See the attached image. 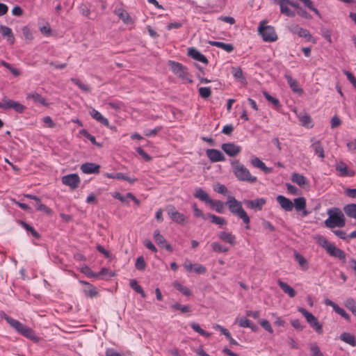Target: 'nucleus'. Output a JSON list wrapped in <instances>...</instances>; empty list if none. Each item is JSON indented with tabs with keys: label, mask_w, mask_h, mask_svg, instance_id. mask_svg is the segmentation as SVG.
<instances>
[{
	"label": "nucleus",
	"mask_w": 356,
	"mask_h": 356,
	"mask_svg": "<svg viewBox=\"0 0 356 356\" xmlns=\"http://www.w3.org/2000/svg\"><path fill=\"white\" fill-rule=\"evenodd\" d=\"M233 172L239 181L255 183L257 178L252 176L249 170L238 161L233 163Z\"/></svg>",
	"instance_id": "4"
},
{
	"label": "nucleus",
	"mask_w": 356,
	"mask_h": 356,
	"mask_svg": "<svg viewBox=\"0 0 356 356\" xmlns=\"http://www.w3.org/2000/svg\"><path fill=\"white\" fill-rule=\"evenodd\" d=\"M0 108L5 110L13 109L18 113H22L25 111L26 107L17 102L4 98L2 102H0Z\"/></svg>",
	"instance_id": "7"
},
{
	"label": "nucleus",
	"mask_w": 356,
	"mask_h": 356,
	"mask_svg": "<svg viewBox=\"0 0 356 356\" xmlns=\"http://www.w3.org/2000/svg\"><path fill=\"white\" fill-rule=\"evenodd\" d=\"M226 204L228 206L230 212L241 218L246 225L245 228L249 229L250 217L243 209L241 202L237 200L233 196H229L226 202Z\"/></svg>",
	"instance_id": "3"
},
{
	"label": "nucleus",
	"mask_w": 356,
	"mask_h": 356,
	"mask_svg": "<svg viewBox=\"0 0 356 356\" xmlns=\"http://www.w3.org/2000/svg\"><path fill=\"white\" fill-rule=\"evenodd\" d=\"M173 286L175 289H177L179 291H180L184 296H189L191 295V290L186 286H184L181 284H180L179 282L175 281L173 283Z\"/></svg>",
	"instance_id": "34"
},
{
	"label": "nucleus",
	"mask_w": 356,
	"mask_h": 356,
	"mask_svg": "<svg viewBox=\"0 0 356 356\" xmlns=\"http://www.w3.org/2000/svg\"><path fill=\"white\" fill-rule=\"evenodd\" d=\"M215 327L217 330H220L221 332V333L226 337V338L229 340L230 344L238 345L237 341L232 337L230 332L227 329L224 328L223 327H222L220 325H216L215 326Z\"/></svg>",
	"instance_id": "30"
},
{
	"label": "nucleus",
	"mask_w": 356,
	"mask_h": 356,
	"mask_svg": "<svg viewBox=\"0 0 356 356\" xmlns=\"http://www.w3.org/2000/svg\"><path fill=\"white\" fill-rule=\"evenodd\" d=\"M172 309L176 310H179L182 313H188L191 312L190 307L187 305H182L178 302H175V304L171 305Z\"/></svg>",
	"instance_id": "48"
},
{
	"label": "nucleus",
	"mask_w": 356,
	"mask_h": 356,
	"mask_svg": "<svg viewBox=\"0 0 356 356\" xmlns=\"http://www.w3.org/2000/svg\"><path fill=\"white\" fill-rule=\"evenodd\" d=\"M168 214L170 218L177 223L181 224L185 221L184 215L176 211L174 207H171L170 209H168Z\"/></svg>",
	"instance_id": "18"
},
{
	"label": "nucleus",
	"mask_w": 356,
	"mask_h": 356,
	"mask_svg": "<svg viewBox=\"0 0 356 356\" xmlns=\"http://www.w3.org/2000/svg\"><path fill=\"white\" fill-rule=\"evenodd\" d=\"M79 11L80 13L84 15V16H86L88 17L90 13V8L88 7V6L86 4H84V3H82L79 7Z\"/></svg>",
	"instance_id": "63"
},
{
	"label": "nucleus",
	"mask_w": 356,
	"mask_h": 356,
	"mask_svg": "<svg viewBox=\"0 0 356 356\" xmlns=\"http://www.w3.org/2000/svg\"><path fill=\"white\" fill-rule=\"evenodd\" d=\"M19 333H20L21 334H22L23 336L26 337L28 339L32 340L37 339V337H35L33 330L31 328L26 326L25 325L23 326L22 329L20 330Z\"/></svg>",
	"instance_id": "29"
},
{
	"label": "nucleus",
	"mask_w": 356,
	"mask_h": 356,
	"mask_svg": "<svg viewBox=\"0 0 356 356\" xmlns=\"http://www.w3.org/2000/svg\"><path fill=\"white\" fill-rule=\"evenodd\" d=\"M191 327L195 330V332H198L200 334L206 337H209L211 336V334L204 331L203 329L200 327L199 324L196 323H192L191 324Z\"/></svg>",
	"instance_id": "44"
},
{
	"label": "nucleus",
	"mask_w": 356,
	"mask_h": 356,
	"mask_svg": "<svg viewBox=\"0 0 356 356\" xmlns=\"http://www.w3.org/2000/svg\"><path fill=\"white\" fill-rule=\"evenodd\" d=\"M277 202L280 205L281 208L283 209L286 211H291L293 209V203L291 200L286 198L283 195H278L276 197Z\"/></svg>",
	"instance_id": "14"
},
{
	"label": "nucleus",
	"mask_w": 356,
	"mask_h": 356,
	"mask_svg": "<svg viewBox=\"0 0 356 356\" xmlns=\"http://www.w3.org/2000/svg\"><path fill=\"white\" fill-rule=\"evenodd\" d=\"M198 90L200 96L204 99L208 98L211 94V90L209 87H201Z\"/></svg>",
	"instance_id": "50"
},
{
	"label": "nucleus",
	"mask_w": 356,
	"mask_h": 356,
	"mask_svg": "<svg viewBox=\"0 0 356 356\" xmlns=\"http://www.w3.org/2000/svg\"><path fill=\"white\" fill-rule=\"evenodd\" d=\"M250 163L254 167L261 169L266 174L273 172V168L267 167L265 163L257 157H252L250 160Z\"/></svg>",
	"instance_id": "20"
},
{
	"label": "nucleus",
	"mask_w": 356,
	"mask_h": 356,
	"mask_svg": "<svg viewBox=\"0 0 356 356\" xmlns=\"http://www.w3.org/2000/svg\"><path fill=\"white\" fill-rule=\"evenodd\" d=\"M206 154L209 160L213 163L225 161V156L224 154L220 150L216 149H207Z\"/></svg>",
	"instance_id": "10"
},
{
	"label": "nucleus",
	"mask_w": 356,
	"mask_h": 356,
	"mask_svg": "<svg viewBox=\"0 0 356 356\" xmlns=\"http://www.w3.org/2000/svg\"><path fill=\"white\" fill-rule=\"evenodd\" d=\"M90 115L95 119L97 121L100 122L102 124H104V126L108 127H109V122L108 120L104 118L99 111L95 110V108H92L90 111Z\"/></svg>",
	"instance_id": "23"
},
{
	"label": "nucleus",
	"mask_w": 356,
	"mask_h": 356,
	"mask_svg": "<svg viewBox=\"0 0 356 356\" xmlns=\"http://www.w3.org/2000/svg\"><path fill=\"white\" fill-rule=\"evenodd\" d=\"M340 339L351 346H356V340L353 334L349 332H343L340 335Z\"/></svg>",
	"instance_id": "27"
},
{
	"label": "nucleus",
	"mask_w": 356,
	"mask_h": 356,
	"mask_svg": "<svg viewBox=\"0 0 356 356\" xmlns=\"http://www.w3.org/2000/svg\"><path fill=\"white\" fill-rule=\"evenodd\" d=\"M193 271L197 274H204L207 272V268L202 264H194Z\"/></svg>",
	"instance_id": "62"
},
{
	"label": "nucleus",
	"mask_w": 356,
	"mask_h": 356,
	"mask_svg": "<svg viewBox=\"0 0 356 356\" xmlns=\"http://www.w3.org/2000/svg\"><path fill=\"white\" fill-rule=\"evenodd\" d=\"M232 73L236 79H240L242 83L245 81V78L243 76V71L240 67H232Z\"/></svg>",
	"instance_id": "39"
},
{
	"label": "nucleus",
	"mask_w": 356,
	"mask_h": 356,
	"mask_svg": "<svg viewBox=\"0 0 356 356\" xmlns=\"http://www.w3.org/2000/svg\"><path fill=\"white\" fill-rule=\"evenodd\" d=\"M154 238L156 243L163 247V245L166 243V241L163 235L160 234L159 230L156 229L154 232Z\"/></svg>",
	"instance_id": "40"
},
{
	"label": "nucleus",
	"mask_w": 356,
	"mask_h": 356,
	"mask_svg": "<svg viewBox=\"0 0 356 356\" xmlns=\"http://www.w3.org/2000/svg\"><path fill=\"white\" fill-rule=\"evenodd\" d=\"M71 81L76 84L81 90L84 92H90V88L87 85L83 83L79 79L72 78Z\"/></svg>",
	"instance_id": "45"
},
{
	"label": "nucleus",
	"mask_w": 356,
	"mask_h": 356,
	"mask_svg": "<svg viewBox=\"0 0 356 356\" xmlns=\"http://www.w3.org/2000/svg\"><path fill=\"white\" fill-rule=\"evenodd\" d=\"M343 211L348 216L356 219V204H350L346 205L343 207Z\"/></svg>",
	"instance_id": "32"
},
{
	"label": "nucleus",
	"mask_w": 356,
	"mask_h": 356,
	"mask_svg": "<svg viewBox=\"0 0 356 356\" xmlns=\"http://www.w3.org/2000/svg\"><path fill=\"white\" fill-rule=\"evenodd\" d=\"M295 258L296 261L298 262L299 265L303 268V269H307L308 268V264L307 260L298 252H295L294 253Z\"/></svg>",
	"instance_id": "41"
},
{
	"label": "nucleus",
	"mask_w": 356,
	"mask_h": 356,
	"mask_svg": "<svg viewBox=\"0 0 356 356\" xmlns=\"http://www.w3.org/2000/svg\"><path fill=\"white\" fill-rule=\"evenodd\" d=\"M322 36L330 43H332L331 31L327 29L322 28L321 29Z\"/></svg>",
	"instance_id": "59"
},
{
	"label": "nucleus",
	"mask_w": 356,
	"mask_h": 356,
	"mask_svg": "<svg viewBox=\"0 0 356 356\" xmlns=\"http://www.w3.org/2000/svg\"><path fill=\"white\" fill-rule=\"evenodd\" d=\"M188 56L194 60L204 64L208 63V59L206 58V56L202 54L197 49L194 47H191L188 49Z\"/></svg>",
	"instance_id": "15"
},
{
	"label": "nucleus",
	"mask_w": 356,
	"mask_h": 356,
	"mask_svg": "<svg viewBox=\"0 0 356 356\" xmlns=\"http://www.w3.org/2000/svg\"><path fill=\"white\" fill-rule=\"evenodd\" d=\"M289 30L292 33L296 34L300 37H305L307 38L308 40H309L311 38L309 31L307 29H304L300 27L298 25H291L289 27Z\"/></svg>",
	"instance_id": "19"
},
{
	"label": "nucleus",
	"mask_w": 356,
	"mask_h": 356,
	"mask_svg": "<svg viewBox=\"0 0 356 356\" xmlns=\"http://www.w3.org/2000/svg\"><path fill=\"white\" fill-rule=\"evenodd\" d=\"M168 63L172 72L179 78L183 80H186L189 83L193 82V81L188 78V72L186 66L183 65L180 63L172 60H169Z\"/></svg>",
	"instance_id": "6"
},
{
	"label": "nucleus",
	"mask_w": 356,
	"mask_h": 356,
	"mask_svg": "<svg viewBox=\"0 0 356 356\" xmlns=\"http://www.w3.org/2000/svg\"><path fill=\"white\" fill-rule=\"evenodd\" d=\"M208 216L211 218V222L214 224L221 225L226 224V220L222 217H219L211 213L208 214Z\"/></svg>",
	"instance_id": "46"
},
{
	"label": "nucleus",
	"mask_w": 356,
	"mask_h": 356,
	"mask_svg": "<svg viewBox=\"0 0 356 356\" xmlns=\"http://www.w3.org/2000/svg\"><path fill=\"white\" fill-rule=\"evenodd\" d=\"M26 99H31L35 104H40L44 106H49V103L47 102L46 99L36 92L28 93L26 95Z\"/></svg>",
	"instance_id": "12"
},
{
	"label": "nucleus",
	"mask_w": 356,
	"mask_h": 356,
	"mask_svg": "<svg viewBox=\"0 0 356 356\" xmlns=\"http://www.w3.org/2000/svg\"><path fill=\"white\" fill-rule=\"evenodd\" d=\"M344 74H346L348 80L356 88V78L354 76V75L349 71H346V70L344 71Z\"/></svg>",
	"instance_id": "64"
},
{
	"label": "nucleus",
	"mask_w": 356,
	"mask_h": 356,
	"mask_svg": "<svg viewBox=\"0 0 356 356\" xmlns=\"http://www.w3.org/2000/svg\"><path fill=\"white\" fill-rule=\"evenodd\" d=\"M129 285L132 289H134L136 292L140 293L142 296V297L145 298L146 296L143 288L138 284L136 280H131Z\"/></svg>",
	"instance_id": "36"
},
{
	"label": "nucleus",
	"mask_w": 356,
	"mask_h": 356,
	"mask_svg": "<svg viewBox=\"0 0 356 356\" xmlns=\"http://www.w3.org/2000/svg\"><path fill=\"white\" fill-rule=\"evenodd\" d=\"M259 323L261 325V326L264 327L266 331H268L270 333L273 332V330L271 327L270 323L267 320L261 319L259 320Z\"/></svg>",
	"instance_id": "60"
},
{
	"label": "nucleus",
	"mask_w": 356,
	"mask_h": 356,
	"mask_svg": "<svg viewBox=\"0 0 356 356\" xmlns=\"http://www.w3.org/2000/svg\"><path fill=\"white\" fill-rule=\"evenodd\" d=\"M284 77L286 79L288 84L290 86V88L294 92L301 93L302 90L300 88L296 80L293 79L291 76L289 74H285Z\"/></svg>",
	"instance_id": "28"
},
{
	"label": "nucleus",
	"mask_w": 356,
	"mask_h": 356,
	"mask_svg": "<svg viewBox=\"0 0 356 356\" xmlns=\"http://www.w3.org/2000/svg\"><path fill=\"white\" fill-rule=\"evenodd\" d=\"M238 325L240 327H250L251 328L252 330H254V325L251 323V321L246 318H241L240 320H239V322H238Z\"/></svg>",
	"instance_id": "47"
},
{
	"label": "nucleus",
	"mask_w": 356,
	"mask_h": 356,
	"mask_svg": "<svg viewBox=\"0 0 356 356\" xmlns=\"http://www.w3.org/2000/svg\"><path fill=\"white\" fill-rule=\"evenodd\" d=\"M62 182L63 184L69 186L72 190H74L78 187L80 179L76 174H70L62 177Z\"/></svg>",
	"instance_id": "8"
},
{
	"label": "nucleus",
	"mask_w": 356,
	"mask_h": 356,
	"mask_svg": "<svg viewBox=\"0 0 356 356\" xmlns=\"http://www.w3.org/2000/svg\"><path fill=\"white\" fill-rule=\"evenodd\" d=\"M115 14L125 23H129L131 19L129 13L124 10L119 9L115 10Z\"/></svg>",
	"instance_id": "42"
},
{
	"label": "nucleus",
	"mask_w": 356,
	"mask_h": 356,
	"mask_svg": "<svg viewBox=\"0 0 356 356\" xmlns=\"http://www.w3.org/2000/svg\"><path fill=\"white\" fill-rule=\"evenodd\" d=\"M325 304L326 305L331 306L332 307L333 310L337 314H338L339 315H340L341 316L344 318L346 321H350V315L343 309L341 308L335 302H334L333 301H332L329 299H325Z\"/></svg>",
	"instance_id": "11"
},
{
	"label": "nucleus",
	"mask_w": 356,
	"mask_h": 356,
	"mask_svg": "<svg viewBox=\"0 0 356 356\" xmlns=\"http://www.w3.org/2000/svg\"><path fill=\"white\" fill-rule=\"evenodd\" d=\"M22 33L25 38V39L29 42L32 41L33 39V34L28 26H24L22 28Z\"/></svg>",
	"instance_id": "58"
},
{
	"label": "nucleus",
	"mask_w": 356,
	"mask_h": 356,
	"mask_svg": "<svg viewBox=\"0 0 356 356\" xmlns=\"http://www.w3.org/2000/svg\"><path fill=\"white\" fill-rule=\"evenodd\" d=\"M209 43L213 47H217L219 48L222 49L223 50L226 51L227 52H232L234 50V46L232 44L228 43H224L222 42H217V41H209Z\"/></svg>",
	"instance_id": "26"
},
{
	"label": "nucleus",
	"mask_w": 356,
	"mask_h": 356,
	"mask_svg": "<svg viewBox=\"0 0 356 356\" xmlns=\"http://www.w3.org/2000/svg\"><path fill=\"white\" fill-rule=\"evenodd\" d=\"M218 238L224 242L228 243L232 245L236 243V237L231 233L226 232H220L218 234Z\"/></svg>",
	"instance_id": "22"
},
{
	"label": "nucleus",
	"mask_w": 356,
	"mask_h": 356,
	"mask_svg": "<svg viewBox=\"0 0 356 356\" xmlns=\"http://www.w3.org/2000/svg\"><path fill=\"white\" fill-rule=\"evenodd\" d=\"M291 180L300 186H302L307 183L306 178L298 173H293L291 176Z\"/></svg>",
	"instance_id": "33"
},
{
	"label": "nucleus",
	"mask_w": 356,
	"mask_h": 356,
	"mask_svg": "<svg viewBox=\"0 0 356 356\" xmlns=\"http://www.w3.org/2000/svg\"><path fill=\"white\" fill-rule=\"evenodd\" d=\"M293 207L297 211H301L306 208V200L304 197H300L294 199Z\"/></svg>",
	"instance_id": "31"
},
{
	"label": "nucleus",
	"mask_w": 356,
	"mask_h": 356,
	"mask_svg": "<svg viewBox=\"0 0 356 356\" xmlns=\"http://www.w3.org/2000/svg\"><path fill=\"white\" fill-rule=\"evenodd\" d=\"M221 149L229 156H235L241 151V147L233 143H223Z\"/></svg>",
	"instance_id": "9"
},
{
	"label": "nucleus",
	"mask_w": 356,
	"mask_h": 356,
	"mask_svg": "<svg viewBox=\"0 0 356 356\" xmlns=\"http://www.w3.org/2000/svg\"><path fill=\"white\" fill-rule=\"evenodd\" d=\"M0 33L3 37L7 38L8 42L10 44H13L15 42V38L10 28L3 25H1Z\"/></svg>",
	"instance_id": "21"
},
{
	"label": "nucleus",
	"mask_w": 356,
	"mask_h": 356,
	"mask_svg": "<svg viewBox=\"0 0 356 356\" xmlns=\"http://www.w3.org/2000/svg\"><path fill=\"white\" fill-rule=\"evenodd\" d=\"M286 5L287 4H286V3L284 2L283 1H280L281 13L289 17L293 16V12H292L291 9L286 6Z\"/></svg>",
	"instance_id": "43"
},
{
	"label": "nucleus",
	"mask_w": 356,
	"mask_h": 356,
	"mask_svg": "<svg viewBox=\"0 0 356 356\" xmlns=\"http://www.w3.org/2000/svg\"><path fill=\"white\" fill-rule=\"evenodd\" d=\"M328 216L325 220V225L328 228H341L346 225V218L343 211L337 207H332L327 211Z\"/></svg>",
	"instance_id": "1"
},
{
	"label": "nucleus",
	"mask_w": 356,
	"mask_h": 356,
	"mask_svg": "<svg viewBox=\"0 0 356 356\" xmlns=\"http://www.w3.org/2000/svg\"><path fill=\"white\" fill-rule=\"evenodd\" d=\"M82 133L83 136L88 139L93 145H97L98 147H102V144L99 143L96 141L95 137L91 134H90L87 131L83 130Z\"/></svg>",
	"instance_id": "57"
},
{
	"label": "nucleus",
	"mask_w": 356,
	"mask_h": 356,
	"mask_svg": "<svg viewBox=\"0 0 356 356\" xmlns=\"http://www.w3.org/2000/svg\"><path fill=\"white\" fill-rule=\"evenodd\" d=\"M97 274L98 275V277L100 275L103 277H113L115 275L113 272L106 268H102L101 270Z\"/></svg>",
	"instance_id": "61"
},
{
	"label": "nucleus",
	"mask_w": 356,
	"mask_h": 356,
	"mask_svg": "<svg viewBox=\"0 0 356 356\" xmlns=\"http://www.w3.org/2000/svg\"><path fill=\"white\" fill-rule=\"evenodd\" d=\"M81 273H84L89 277H97L98 275L93 273L92 270L86 265H84L81 267Z\"/></svg>",
	"instance_id": "53"
},
{
	"label": "nucleus",
	"mask_w": 356,
	"mask_h": 356,
	"mask_svg": "<svg viewBox=\"0 0 356 356\" xmlns=\"http://www.w3.org/2000/svg\"><path fill=\"white\" fill-rule=\"evenodd\" d=\"M345 307L356 316V302L353 298H348L344 302Z\"/></svg>",
	"instance_id": "35"
},
{
	"label": "nucleus",
	"mask_w": 356,
	"mask_h": 356,
	"mask_svg": "<svg viewBox=\"0 0 356 356\" xmlns=\"http://www.w3.org/2000/svg\"><path fill=\"white\" fill-rule=\"evenodd\" d=\"M315 154L323 161L325 158V153L323 147L319 142H316L313 144Z\"/></svg>",
	"instance_id": "37"
},
{
	"label": "nucleus",
	"mask_w": 356,
	"mask_h": 356,
	"mask_svg": "<svg viewBox=\"0 0 356 356\" xmlns=\"http://www.w3.org/2000/svg\"><path fill=\"white\" fill-rule=\"evenodd\" d=\"M211 245L213 250L216 252H226L228 251L227 248L222 246L218 242H213Z\"/></svg>",
	"instance_id": "49"
},
{
	"label": "nucleus",
	"mask_w": 356,
	"mask_h": 356,
	"mask_svg": "<svg viewBox=\"0 0 356 356\" xmlns=\"http://www.w3.org/2000/svg\"><path fill=\"white\" fill-rule=\"evenodd\" d=\"M135 266L138 270H143L145 269L146 263L143 256L138 257L137 258Z\"/></svg>",
	"instance_id": "52"
},
{
	"label": "nucleus",
	"mask_w": 356,
	"mask_h": 356,
	"mask_svg": "<svg viewBox=\"0 0 356 356\" xmlns=\"http://www.w3.org/2000/svg\"><path fill=\"white\" fill-rule=\"evenodd\" d=\"M244 202L247 207L252 209L261 211L263 208V206L266 203V200L261 197L253 200H245Z\"/></svg>",
	"instance_id": "13"
},
{
	"label": "nucleus",
	"mask_w": 356,
	"mask_h": 356,
	"mask_svg": "<svg viewBox=\"0 0 356 356\" xmlns=\"http://www.w3.org/2000/svg\"><path fill=\"white\" fill-rule=\"evenodd\" d=\"M194 197L207 204H209V202L211 200L209 197V195L201 188H198L195 190Z\"/></svg>",
	"instance_id": "24"
},
{
	"label": "nucleus",
	"mask_w": 356,
	"mask_h": 356,
	"mask_svg": "<svg viewBox=\"0 0 356 356\" xmlns=\"http://www.w3.org/2000/svg\"><path fill=\"white\" fill-rule=\"evenodd\" d=\"M277 284L282 291L291 298H293L296 295V291L286 282L279 280Z\"/></svg>",
	"instance_id": "25"
},
{
	"label": "nucleus",
	"mask_w": 356,
	"mask_h": 356,
	"mask_svg": "<svg viewBox=\"0 0 356 356\" xmlns=\"http://www.w3.org/2000/svg\"><path fill=\"white\" fill-rule=\"evenodd\" d=\"M266 20H262L258 27V32L265 42H275L277 40V35L275 29L272 26L266 25Z\"/></svg>",
	"instance_id": "5"
},
{
	"label": "nucleus",
	"mask_w": 356,
	"mask_h": 356,
	"mask_svg": "<svg viewBox=\"0 0 356 356\" xmlns=\"http://www.w3.org/2000/svg\"><path fill=\"white\" fill-rule=\"evenodd\" d=\"M209 204L211 207L214 209L218 213H222L224 208V203L220 200H211Z\"/></svg>",
	"instance_id": "38"
},
{
	"label": "nucleus",
	"mask_w": 356,
	"mask_h": 356,
	"mask_svg": "<svg viewBox=\"0 0 356 356\" xmlns=\"http://www.w3.org/2000/svg\"><path fill=\"white\" fill-rule=\"evenodd\" d=\"M335 169L341 177H352L354 175V172L349 170L346 163L343 161L337 163L335 165Z\"/></svg>",
	"instance_id": "16"
},
{
	"label": "nucleus",
	"mask_w": 356,
	"mask_h": 356,
	"mask_svg": "<svg viewBox=\"0 0 356 356\" xmlns=\"http://www.w3.org/2000/svg\"><path fill=\"white\" fill-rule=\"evenodd\" d=\"M99 168L100 166L94 163H85L81 165V170L85 174H97Z\"/></svg>",
	"instance_id": "17"
},
{
	"label": "nucleus",
	"mask_w": 356,
	"mask_h": 356,
	"mask_svg": "<svg viewBox=\"0 0 356 356\" xmlns=\"http://www.w3.org/2000/svg\"><path fill=\"white\" fill-rule=\"evenodd\" d=\"M35 207H36L37 210L40 211H44L47 214H51L52 212L51 209H49L46 205L41 203L40 200H39V202H36Z\"/></svg>",
	"instance_id": "56"
},
{
	"label": "nucleus",
	"mask_w": 356,
	"mask_h": 356,
	"mask_svg": "<svg viewBox=\"0 0 356 356\" xmlns=\"http://www.w3.org/2000/svg\"><path fill=\"white\" fill-rule=\"evenodd\" d=\"M314 238L317 244L322 247L330 256L338 258L343 262L346 261V254L343 250L337 248L323 236L316 235Z\"/></svg>",
	"instance_id": "2"
},
{
	"label": "nucleus",
	"mask_w": 356,
	"mask_h": 356,
	"mask_svg": "<svg viewBox=\"0 0 356 356\" xmlns=\"http://www.w3.org/2000/svg\"><path fill=\"white\" fill-rule=\"evenodd\" d=\"M263 95L264 96L266 97V99L270 102V103H272L274 106H280V101L278 100V99L277 98H275L273 97V96H271L268 92H267L266 91H264L263 92Z\"/></svg>",
	"instance_id": "55"
},
{
	"label": "nucleus",
	"mask_w": 356,
	"mask_h": 356,
	"mask_svg": "<svg viewBox=\"0 0 356 356\" xmlns=\"http://www.w3.org/2000/svg\"><path fill=\"white\" fill-rule=\"evenodd\" d=\"M298 119L302 126H307L310 123V116L305 113H299L298 115Z\"/></svg>",
	"instance_id": "51"
},
{
	"label": "nucleus",
	"mask_w": 356,
	"mask_h": 356,
	"mask_svg": "<svg viewBox=\"0 0 356 356\" xmlns=\"http://www.w3.org/2000/svg\"><path fill=\"white\" fill-rule=\"evenodd\" d=\"M313 329H314L315 331L318 334H322L323 333L322 324H321L318 321L317 318H316L314 316H313Z\"/></svg>",
	"instance_id": "54"
}]
</instances>
